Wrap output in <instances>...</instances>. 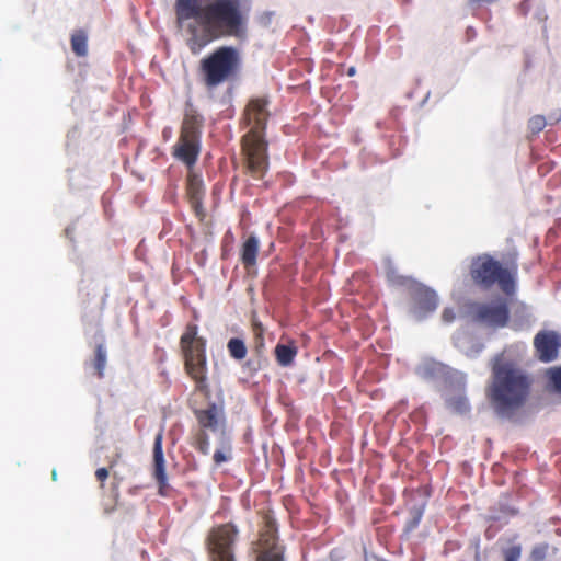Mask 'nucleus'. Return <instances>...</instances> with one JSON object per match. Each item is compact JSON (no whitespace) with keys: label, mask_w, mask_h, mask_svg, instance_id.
Listing matches in <instances>:
<instances>
[{"label":"nucleus","mask_w":561,"mask_h":561,"mask_svg":"<svg viewBox=\"0 0 561 561\" xmlns=\"http://www.w3.org/2000/svg\"><path fill=\"white\" fill-rule=\"evenodd\" d=\"M173 8L176 26L193 55L217 39L247 36L249 10L242 0H174Z\"/></svg>","instance_id":"obj_1"},{"label":"nucleus","mask_w":561,"mask_h":561,"mask_svg":"<svg viewBox=\"0 0 561 561\" xmlns=\"http://www.w3.org/2000/svg\"><path fill=\"white\" fill-rule=\"evenodd\" d=\"M491 377L486 398L497 416L513 419L529 401L534 377L508 350L496 354L490 363Z\"/></svg>","instance_id":"obj_2"},{"label":"nucleus","mask_w":561,"mask_h":561,"mask_svg":"<svg viewBox=\"0 0 561 561\" xmlns=\"http://www.w3.org/2000/svg\"><path fill=\"white\" fill-rule=\"evenodd\" d=\"M268 103L267 98H255L248 103L244 111V118L252 127L242 138V152L247 171L255 180L263 179L270 165L267 142L263 136L270 116Z\"/></svg>","instance_id":"obj_3"},{"label":"nucleus","mask_w":561,"mask_h":561,"mask_svg":"<svg viewBox=\"0 0 561 561\" xmlns=\"http://www.w3.org/2000/svg\"><path fill=\"white\" fill-rule=\"evenodd\" d=\"M241 58L233 46H220L199 61V73L207 89L217 88L233 80L240 70Z\"/></svg>","instance_id":"obj_4"},{"label":"nucleus","mask_w":561,"mask_h":561,"mask_svg":"<svg viewBox=\"0 0 561 561\" xmlns=\"http://www.w3.org/2000/svg\"><path fill=\"white\" fill-rule=\"evenodd\" d=\"M516 274V264L504 267L490 254L478 255L470 265V277L476 286L488 290L497 285L507 295L515 291Z\"/></svg>","instance_id":"obj_5"},{"label":"nucleus","mask_w":561,"mask_h":561,"mask_svg":"<svg viewBox=\"0 0 561 561\" xmlns=\"http://www.w3.org/2000/svg\"><path fill=\"white\" fill-rule=\"evenodd\" d=\"M198 328L188 323L180 339V346L184 356V366L187 375L195 381L196 390L209 394L207 383V363L205 353V340L197 336Z\"/></svg>","instance_id":"obj_6"},{"label":"nucleus","mask_w":561,"mask_h":561,"mask_svg":"<svg viewBox=\"0 0 561 561\" xmlns=\"http://www.w3.org/2000/svg\"><path fill=\"white\" fill-rule=\"evenodd\" d=\"M238 529L231 523L214 527L207 537V547L211 561H234L232 546Z\"/></svg>","instance_id":"obj_7"},{"label":"nucleus","mask_w":561,"mask_h":561,"mask_svg":"<svg viewBox=\"0 0 561 561\" xmlns=\"http://www.w3.org/2000/svg\"><path fill=\"white\" fill-rule=\"evenodd\" d=\"M193 413L199 431L220 433L222 437L226 435V415L222 407L210 402L205 409H195Z\"/></svg>","instance_id":"obj_8"},{"label":"nucleus","mask_w":561,"mask_h":561,"mask_svg":"<svg viewBox=\"0 0 561 561\" xmlns=\"http://www.w3.org/2000/svg\"><path fill=\"white\" fill-rule=\"evenodd\" d=\"M477 318L494 328H503L510 319L507 302L499 300L492 304H481L477 307Z\"/></svg>","instance_id":"obj_9"},{"label":"nucleus","mask_w":561,"mask_h":561,"mask_svg":"<svg viewBox=\"0 0 561 561\" xmlns=\"http://www.w3.org/2000/svg\"><path fill=\"white\" fill-rule=\"evenodd\" d=\"M534 346L539 360L550 363L558 358L561 337L554 331H540L534 339Z\"/></svg>","instance_id":"obj_10"},{"label":"nucleus","mask_w":561,"mask_h":561,"mask_svg":"<svg viewBox=\"0 0 561 561\" xmlns=\"http://www.w3.org/2000/svg\"><path fill=\"white\" fill-rule=\"evenodd\" d=\"M201 152V138L190 136H179L176 144L173 146L172 154L175 159L182 161L192 169Z\"/></svg>","instance_id":"obj_11"},{"label":"nucleus","mask_w":561,"mask_h":561,"mask_svg":"<svg viewBox=\"0 0 561 561\" xmlns=\"http://www.w3.org/2000/svg\"><path fill=\"white\" fill-rule=\"evenodd\" d=\"M163 434L164 428L161 427L154 436L153 440V477L159 486V493L165 495L164 489L168 488V477L165 471V459L163 455Z\"/></svg>","instance_id":"obj_12"},{"label":"nucleus","mask_w":561,"mask_h":561,"mask_svg":"<svg viewBox=\"0 0 561 561\" xmlns=\"http://www.w3.org/2000/svg\"><path fill=\"white\" fill-rule=\"evenodd\" d=\"M203 125V116L194 107L193 103L187 101L185 104L184 117L180 128V135L201 138Z\"/></svg>","instance_id":"obj_13"},{"label":"nucleus","mask_w":561,"mask_h":561,"mask_svg":"<svg viewBox=\"0 0 561 561\" xmlns=\"http://www.w3.org/2000/svg\"><path fill=\"white\" fill-rule=\"evenodd\" d=\"M186 193L190 199V204L196 214L202 213V202L205 195L204 182L202 176L192 171V169H190L186 179Z\"/></svg>","instance_id":"obj_14"},{"label":"nucleus","mask_w":561,"mask_h":561,"mask_svg":"<svg viewBox=\"0 0 561 561\" xmlns=\"http://www.w3.org/2000/svg\"><path fill=\"white\" fill-rule=\"evenodd\" d=\"M259 545L262 551L266 550H284L277 545V526L275 520L266 515L264 517V526L260 530Z\"/></svg>","instance_id":"obj_15"},{"label":"nucleus","mask_w":561,"mask_h":561,"mask_svg":"<svg viewBox=\"0 0 561 561\" xmlns=\"http://www.w3.org/2000/svg\"><path fill=\"white\" fill-rule=\"evenodd\" d=\"M260 249V241L255 236H250L242 243L240 249V260L245 268L256 265V259Z\"/></svg>","instance_id":"obj_16"},{"label":"nucleus","mask_w":561,"mask_h":561,"mask_svg":"<svg viewBox=\"0 0 561 561\" xmlns=\"http://www.w3.org/2000/svg\"><path fill=\"white\" fill-rule=\"evenodd\" d=\"M417 306L421 310L430 312L437 307V296L433 290L422 289L417 293Z\"/></svg>","instance_id":"obj_17"},{"label":"nucleus","mask_w":561,"mask_h":561,"mask_svg":"<svg viewBox=\"0 0 561 561\" xmlns=\"http://www.w3.org/2000/svg\"><path fill=\"white\" fill-rule=\"evenodd\" d=\"M296 355L297 348L295 346L277 344L275 347L276 360L283 367L289 366Z\"/></svg>","instance_id":"obj_18"},{"label":"nucleus","mask_w":561,"mask_h":561,"mask_svg":"<svg viewBox=\"0 0 561 561\" xmlns=\"http://www.w3.org/2000/svg\"><path fill=\"white\" fill-rule=\"evenodd\" d=\"M71 49L78 57L88 54V37L84 31L79 30L71 35Z\"/></svg>","instance_id":"obj_19"},{"label":"nucleus","mask_w":561,"mask_h":561,"mask_svg":"<svg viewBox=\"0 0 561 561\" xmlns=\"http://www.w3.org/2000/svg\"><path fill=\"white\" fill-rule=\"evenodd\" d=\"M558 549L551 547L548 542L535 545L529 552L530 561H545L551 553H557Z\"/></svg>","instance_id":"obj_20"},{"label":"nucleus","mask_w":561,"mask_h":561,"mask_svg":"<svg viewBox=\"0 0 561 561\" xmlns=\"http://www.w3.org/2000/svg\"><path fill=\"white\" fill-rule=\"evenodd\" d=\"M229 355L237 359L242 360L247 356V346L243 340L239 337H232L227 343Z\"/></svg>","instance_id":"obj_21"},{"label":"nucleus","mask_w":561,"mask_h":561,"mask_svg":"<svg viewBox=\"0 0 561 561\" xmlns=\"http://www.w3.org/2000/svg\"><path fill=\"white\" fill-rule=\"evenodd\" d=\"M523 548L519 542L514 539L508 541V545L501 549L503 561H519L522 558Z\"/></svg>","instance_id":"obj_22"},{"label":"nucleus","mask_w":561,"mask_h":561,"mask_svg":"<svg viewBox=\"0 0 561 561\" xmlns=\"http://www.w3.org/2000/svg\"><path fill=\"white\" fill-rule=\"evenodd\" d=\"M92 365L95 375L99 378H102L104 376V369L106 365V350L102 344H99L95 347V357L93 359Z\"/></svg>","instance_id":"obj_23"},{"label":"nucleus","mask_w":561,"mask_h":561,"mask_svg":"<svg viewBox=\"0 0 561 561\" xmlns=\"http://www.w3.org/2000/svg\"><path fill=\"white\" fill-rule=\"evenodd\" d=\"M193 446L202 455H208L210 450L208 434L204 431H198L194 436Z\"/></svg>","instance_id":"obj_24"},{"label":"nucleus","mask_w":561,"mask_h":561,"mask_svg":"<svg viewBox=\"0 0 561 561\" xmlns=\"http://www.w3.org/2000/svg\"><path fill=\"white\" fill-rule=\"evenodd\" d=\"M423 513L424 508L422 506H414L410 510V518L405 523L404 527L405 533H411L419 526L423 517Z\"/></svg>","instance_id":"obj_25"},{"label":"nucleus","mask_w":561,"mask_h":561,"mask_svg":"<svg viewBox=\"0 0 561 561\" xmlns=\"http://www.w3.org/2000/svg\"><path fill=\"white\" fill-rule=\"evenodd\" d=\"M221 446V449H217L213 456L214 462L217 466L231 459V446L229 442L225 439V436L222 437Z\"/></svg>","instance_id":"obj_26"},{"label":"nucleus","mask_w":561,"mask_h":561,"mask_svg":"<svg viewBox=\"0 0 561 561\" xmlns=\"http://www.w3.org/2000/svg\"><path fill=\"white\" fill-rule=\"evenodd\" d=\"M257 561H285L284 550L261 551L257 556Z\"/></svg>","instance_id":"obj_27"},{"label":"nucleus","mask_w":561,"mask_h":561,"mask_svg":"<svg viewBox=\"0 0 561 561\" xmlns=\"http://www.w3.org/2000/svg\"><path fill=\"white\" fill-rule=\"evenodd\" d=\"M547 125L546 118L542 115H535L528 121V129L533 134H539Z\"/></svg>","instance_id":"obj_28"},{"label":"nucleus","mask_w":561,"mask_h":561,"mask_svg":"<svg viewBox=\"0 0 561 561\" xmlns=\"http://www.w3.org/2000/svg\"><path fill=\"white\" fill-rule=\"evenodd\" d=\"M549 380L554 390L561 393V367H554L549 370Z\"/></svg>","instance_id":"obj_29"},{"label":"nucleus","mask_w":561,"mask_h":561,"mask_svg":"<svg viewBox=\"0 0 561 561\" xmlns=\"http://www.w3.org/2000/svg\"><path fill=\"white\" fill-rule=\"evenodd\" d=\"M253 332L255 335L256 343L263 344V327L260 322H253Z\"/></svg>","instance_id":"obj_30"},{"label":"nucleus","mask_w":561,"mask_h":561,"mask_svg":"<svg viewBox=\"0 0 561 561\" xmlns=\"http://www.w3.org/2000/svg\"><path fill=\"white\" fill-rule=\"evenodd\" d=\"M108 476H110V471L107 468H99L95 471V478L98 481L101 482V488L104 486V481L108 478Z\"/></svg>","instance_id":"obj_31"},{"label":"nucleus","mask_w":561,"mask_h":561,"mask_svg":"<svg viewBox=\"0 0 561 561\" xmlns=\"http://www.w3.org/2000/svg\"><path fill=\"white\" fill-rule=\"evenodd\" d=\"M442 318H443V320H444L446 323H450V322H453V321L455 320V318H456L455 311H454L451 308H446V309L443 311Z\"/></svg>","instance_id":"obj_32"},{"label":"nucleus","mask_w":561,"mask_h":561,"mask_svg":"<svg viewBox=\"0 0 561 561\" xmlns=\"http://www.w3.org/2000/svg\"><path fill=\"white\" fill-rule=\"evenodd\" d=\"M356 73L355 67H350L347 70V76L353 77Z\"/></svg>","instance_id":"obj_33"},{"label":"nucleus","mask_w":561,"mask_h":561,"mask_svg":"<svg viewBox=\"0 0 561 561\" xmlns=\"http://www.w3.org/2000/svg\"><path fill=\"white\" fill-rule=\"evenodd\" d=\"M115 461H112L111 465H110V468H113Z\"/></svg>","instance_id":"obj_34"}]
</instances>
